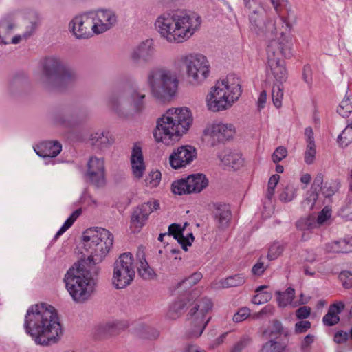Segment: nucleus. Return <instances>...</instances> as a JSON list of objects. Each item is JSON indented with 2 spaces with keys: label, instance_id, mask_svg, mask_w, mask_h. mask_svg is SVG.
Here are the masks:
<instances>
[{
  "label": "nucleus",
  "instance_id": "13",
  "mask_svg": "<svg viewBox=\"0 0 352 352\" xmlns=\"http://www.w3.org/2000/svg\"><path fill=\"white\" fill-rule=\"evenodd\" d=\"M44 302L31 305L27 310L24 320L25 333L31 336L36 344L44 345L41 337L44 335Z\"/></svg>",
  "mask_w": 352,
  "mask_h": 352
},
{
  "label": "nucleus",
  "instance_id": "52",
  "mask_svg": "<svg viewBox=\"0 0 352 352\" xmlns=\"http://www.w3.org/2000/svg\"><path fill=\"white\" fill-rule=\"evenodd\" d=\"M50 120L55 125L65 127H68L70 125L69 121L61 113L51 115Z\"/></svg>",
  "mask_w": 352,
  "mask_h": 352
},
{
  "label": "nucleus",
  "instance_id": "2",
  "mask_svg": "<svg viewBox=\"0 0 352 352\" xmlns=\"http://www.w3.org/2000/svg\"><path fill=\"white\" fill-rule=\"evenodd\" d=\"M192 122V115L188 108L170 109L158 118L154 138L157 142L173 144L188 130Z\"/></svg>",
  "mask_w": 352,
  "mask_h": 352
},
{
  "label": "nucleus",
  "instance_id": "18",
  "mask_svg": "<svg viewBox=\"0 0 352 352\" xmlns=\"http://www.w3.org/2000/svg\"><path fill=\"white\" fill-rule=\"evenodd\" d=\"M91 12L95 21L93 26L95 34H100L111 30L118 22V16L111 9H98Z\"/></svg>",
  "mask_w": 352,
  "mask_h": 352
},
{
  "label": "nucleus",
  "instance_id": "35",
  "mask_svg": "<svg viewBox=\"0 0 352 352\" xmlns=\"http://www.w3.org/2000/svg\"><path fill=\"white\" fill-rule=\"evenodd\" d=\"M277 300L280 306L285 307L292 303L295 297V290L292 287H288L285 292H276Z\"/></svg>",
  "mask_w": 352,
  "mask_h": 352
},
{
  "label": "nucleus",
  "instance_id": "24",
  "mask_svg": "<svg viewBox=\"0 0 352 352\" xmlns=\"http://www.w3.org/2000/svg\"><path fill=\"white\" fill-rule=\"evenodd\" d=\"M270 1L282 21L283 27L285 26V30L289 32L292 25L289 21L292 9L289 1L287 0H270Z\"/></svg>",
  "mask_w": 352,
  "mask_h": 352
},
{
  "label": "nucleus",
  "instance_id": "4",
  "mask_svg": "<svg viewBox=\"0 0 352 352\" xmlns=\"http://www.w3.org/2000/svg\"><path fill=\"white\" fill-rule=\"evenodd\" d=\"M146 95L138 87L125 85L113 90L107 98V105L119 117L126 118L142 112Z\"/></svg>",
  "mask_w": 352,
  "mask_h": 352
},
{
  "label": "nucleus",
  "instance_id": "14",
  "mask_svg": "<svg viewBox=\"0 0 352 352\" xmlns=\"http://www.w3.org/2000/svg\"><path fill=\"white\" fill-rule=\"evenodd\" d=\"M112 283L117 289H122L129 285L135 277L133 258L130 252H125L114 263Z\"/></svg>",
  "mask_w": 352,
  "mask_h": 352
},
{
  "label": "nucleus",
  "instance_id": "43",
  "mask_svg": "<svg viewBox=\"0 0 352 352\" xmlns=\"http://www.w3.org/2000/svg\"><path fill=\"white\" fill-rule=\"evenodd\" d=\"M283 333V326L278 320H274L268 329L263 331V334L268 336L280 335Z\"/></svg>",
  "mask_w": 352,
  "mask_h": 352
},
{
  "label": "nucleus",
  "instance_id": "11",
  "mask_svg": "<svg viewBox=\"0 0 352 352\" xmlns=\"http://www.w3.org/2000/svg\"><path fill=\"white\" fill-rule=\"evenodd\" d=\"M212 308V302L208 298H203L191 308L187 315L188 324L186 336L188 338H197L203 333L210 318L206 314Z\"/></svg>",
  "mask_w": 352,
  "mask_h": 352
},
{
  "label": "nucleus",
  "instance_id": "40",
  "mask_svg": "<svg viewBox=\"0 0 352 352\" xmlns=\"http://www.w3.org/2000/svg\"><path fill=\"white\" fill-rule=\"evenodd\" d=\"M283 97V85L274 84L272 89V99L274 105L276 108L282 106V99Z\"/></svg>",
  "mask_w": 352,
  "mask_h": 352
},
{
  "label": "nucleus",
  "instance_id": "57",
  "mask_svg": "<svg viewBox=\"0 0 352 352\" xmlns=\"http://www.w3.org/2000/svg\"><path fill=\"white\" fill-rule=\"evenodd\" d=\"M340 321V317L333 314L328 312L324 316L322 322L327 326H333L338 324Z\"/></svg>",
  "mask_w": 352,
  "mask_h": 352
},
{
  "label": "nucleus",
  "instance_id": "36",
  "mask_svg": "<svg viewBox=\"0 0 352 352\" xmlns=\"http://www.w3.org/2000/svg\"><path fill=\"white\" fill-rule=\"evenodd\" d=\"M82 210L80 208L74 211L72 214L68 217V219L65 221L63 225L59 229V230L55 234L54 239H57L60 236H61L65 232H66L75 222V221L78 219V217L81 214Z\"/></svg>",
  "mask_w": 352,
  "mask_h": 352
},
{
  "label": "nucleus",
  "instance_id": "56",
  "mask_svg": "<svg viewBox=\"0 0 352 352\" xmlns=\"http://www.w3.org/2000/svg\"><path fill=\"white\" fill-rule=\"evenodd\" d=\"M184 232V228L180 224L172 223L168 227V236H173L176 240Z\"/></svg>",
  "mask_w": 352,
  "mask_h": 352
},
{
  "label": "nucleus",
  "instance_id": "8",
  "mask_svg": "<svg viewBox=\"0 0 352 352\" xmlns=\"http://www.w3.org/2000/svg\"><path fill=\"white\" fill-rule=\"evenodd\" d=\"M242 93L241 82L234 75L218 81L207 98L208 109L214 112L226 110L236 101Z\"/></svg>",
  "mask_w": 352,
  "mask_h": 352
},
{
  "label": "nucleus",
  "instance_id": "47",
  "mask_svg": "<svg viewBox=\"0 0 352 352\" xmlns=\"http://www.w3.org/2000/svg\"><path fill=\"white\" fill-rule=\"evenodd\" d=\"M338 277L345 289L352 287V272L351 271H342Z\"/></svg>",
  "mask_w": 352,
  "mask_h": 352
},
{
  "label": "nucleus",
  "instance_id": "41",
  "mask_svg": "<svg viewBox=\"0 0 352 352\" xmlns=\"http://www.w3.org/2000/svg\"><path fill=\"white\" fill-rule=\"evenodd\" d=\"M285 345L280 342L270 340L263 344L261 352H283Z\"/></svg>",
  "mask_w": 352,
  "mask_h": 352
},
{
  "label": "nucleus",
  "instance_id": "7",
  "mask_svg": "<svg viewBox=\"0 0 352 352\" xmlns=\"http://www.w3.org/2000/svg\"><path fill=\"white\" fill-rule=\"evenodd\" d=\"M82 241L89 255L85 261L98 272L96 264L100 263L110 251L113 243V235L102 228H90L83 232Z\"/></svg>",
  "mask_w": 352,
  "mask_h": 352
},
{
  "label": "nucleus",
  "instance_id": "33",
  "mask_svg": "<svg viewBox=\"0 0 352 352\" xmlns=\"http://www.w3.org/2000/svg\"><path fill=\"white\" fill-rule=\"evenodd\" d=\"M87 181L96 188H102L106 185L105 172H87Z\"/></svg>",
  "mask_w": 352,
  "mask_h": 352
},
{
  "label": "nucleus",
  "instance_id": "53",
  "mask_svg": "<svg viewBox=\"0 0 352 352\" xmlns=\"http://www.w3.org/2000/svg\"><path fill=\"white\" fill-rule=\"evenodd\" d=\"M296 226L300 230H310L314 227L315 222L311 218H302L296 222Z\"/></svg>",
  "mask_w": 352,
  "mask_h": 352
},
{
  "label": "nucleus",
  "instance_id": "42",
  "mask_svg": "<svg viewBox=\"0 0 352 352\" xmlns=\"http://www.w3.org/2000/svg\"><path fill=\"white\" fill-rule=\"evenodd\" d=\"M345 244H346V240H340L335 241L331 243H329L327 246V249L329 252H334V253H342L347 254L350 253V250H347L345 248Z\"/></svg>",
  "mask_w": 352,
  "mask_h": 352
},
{
  "label": "nucleus",
  "instance_id": "61",
  "mask_svg": "<svg viewBox=\"0 0 352 352\" xmlns=\"http://www.w3.org/2000/svg\"><path fill=\"white\" fill-rule=\"evenodd\" d=\"M349 336V333L346 331H338L334 335L333 340L338 344L344 343L347 341Z\"/></svg>",
  "mask_w": 352,
  "mask_h": 352
},
{
  "label": "nucleus",
  "instance_id": "54",
  "mask_svg": "<svg viewBox=\"0 0 352 352\" xmlns=\"http://www.w3.org/2000/svg\"><path fill=\"white\" fill-rule=\"evenodd\" d=\"M311 324L308 320H302L297 322L294 326V333L296 334H301L307 332L311 328Z\"/></svg>",
  "mask_w": 352,
  "mask_h": 352
},
{
  "label": "nucleus",
  "instance_id": "6",
  "mask_svg": "<svg viewBox=\"0 0 352 352\" xmlns=\"http://www.w3.org/2000/svg\"><path fill=\"white\" fill-rule=\"evenodd\" d=\"M292 40L286 37L283 32L278 40L272 41L267 46L268 67L267 76L268 79L273 78L274 84L283 85L286 82L288 73L283 58H289L292 56Z\"/></svg>",
  "mask_w": 352,
  "mask_h": 352
},
{
  "label": "nucleus",
  "instance_id": "62",
  "mask_svg": "<svg viewBox=\"0 0 352 352\" xmlns=\"http://www.w3.org/2000/svg\"><path fill=\"white\" fill-rule=\"evenodd\" d=\"M331 217V210L327 207L324 208L319 213L317 221L319 224H322Z\"/></svg>",
  "mask_w": 352,
  "mask_h": 352
},
{
  "label": "nucleus",
  "instance_id": "37",
  "mask_svg": "<svg viewBox=\"0 0 352 352\" xmlns=\"http://www.w3.org/2000/svg\"><path fill=\"white\" fill-rule=\"evenodd\" d=\"M202 278V274L200 272H195L190 276L185 278L177 285L176 289L183 287L184 290L190 289L194 285L197 284Z\"/></svg>",
  "mask_w": 352,
  "mask_h": 352
},
{
  "label": "nucleus",
  "instance_id": "10",
  "mask_svg": "<svg viewBox=\"0 0 352 352\" xmlns=\"http://www.w3.org/2000/svg\"><path fill=\"white\" fill-rule=\"evenodd\" d=\"M248 12L249 28L252 32L262 39L274 41L276 34L275 23L267 18L264 8L254 0H243Z\"/></svg>",
  "mask_w": 352,
  "mask_h": 352
},
{
  "label": "nucleus",
  "instance_id": "26",
  "mask_svg": "<svg viewBox=\"0 0 352 352\" xmlns=\"http://www.w3.org/2000/svg\"><path fill=\"white\" fill-rule=\"evenodd\" d=\"M131 163L135 177L138 179L142 177L145 170V165L142 148L137 144H135L133 147Z\"/></svg>",
  "mask_w": 352,
  "mask_h": 352
},
{
  "label": "nucleus",
  "instance_id": "15",
  "mask_svg": "<svg viewBox=\"0 0 352 352\" xmlns=\"http://www.w3.org/2000/svg\"><path fill=\"white\" fill-rule=\"evenodd\" d=\"M208 185V180L205 175L197 173L173 182L171 187L174 194L182 195L200 192Z\"/></svg>",
  "mask_w": 352,
  "mask_h": 352
},
{
  "label": "nucleus",
  "instance_id": "55",
  "mask_svg": "<svg viewBox=\"0 0 352 352\" xmlns=\"http://www.w3.org/2000/svg\"><path fill=\"white\" fill-rule=\"evenodd\" d=\"M315 336L312 334L307 335L300 343L301 352H309L311 344L314 342Z\"/></svg>",
  "mask_w": 352,
  "mask_h": 352
},
{
  "label": "nucleus",
  "instance_id": "58",
  "mask_svg": "<svg viewBox=\"0 0 352 352\" xmlns=\"http://www.w3.org/2000/svg\"><path fill=\"white\" fill-rule=\"evenodd\" d=\"M161 179V173L159 170L152 171L146 178V182L152 186H157Z\"/></svg>",
  "mask_w": 352,
  "mask_h": 352
},
{
  "label": "nucleus",
  "instance_id": "39",
  "mask_svg": "<svg viewBox=\"0 0 352 352\" xmlns=\"http://www.w3.org/2000/svg\"><path fill=\"white\" fill-rule=\"evenodd\" d=\"M105 172L104 161L103 158L92 156L87 162V172Z\"/></svg>",
  "mask_w": 352,
  "mask_h": 352
},
{
  "label": "nucleus",
  "instance_id": "64",
  "mask_svg": "<svg viewBox=\"0 0 352 352\" xmlns=\"http://www.w3.org/2000/svg\"><path fill=\"white\" fill-rule=\"evenodd\" d=\"M265 270V267L264 266V263L263 262H257L256 263L252 268V272L254 275L256 276H261L263 274V272Z\"/></svg>",
  "mask_w": 352,
  "mask_h": 352
},
{
  "label": "nucleus",
  "instance_id": "30",
  "mask_svg": "<svg viewBox=\"0 0 352 352\" xmlns=\"http://www.w3.org/2000/svg\"><path fill=\"white\" fill-rule=\"evenodd\" d=\"M62 151V144L57 140L45 141V164L51 158L56 157Z\"/></svg>",
  "mask_w": 352,
  "mask_h": 352
},
{
  "label": "nucleus",
  "instance_id": "3",
  "mask_svg": "<svg viewBox=\"0 0 352 352\" xmlns=\"http://www.w3.org/2000/svg\"><path fill=\"white\" fill-rule=\"evenodd\" d=\"M98 271L85 260L75 263L65 275L66 288L76 302H84L90 296Z\"/></svg>",
  "mask_w": 352,
  "mask_h": 352
},
{
  "label": "nucleus",
  "instance_id": "29",
  "mask_svg": "<svg viewBox=\"0 0 352 352\" xmlns=\"http://www.w3.org/2000/svg\"><path fill=\"white\" fill-rule=\"evenodd\" d=\"M137 256L139 258L138 271L139 275L145 280L153 279L156 276L154 270L149 266L143 252H138Z\"/></svg>",
  "mask_w": 352,
  "mask_h": 352
},
{
  "label": "nucleus",
  "instance_id": "50",
  "mask_svg": "<svg viewBox=\"0 0 352 352\" xmlns=\"http://www.w3.org/2000/svg\"><path fill=\"white\" fill-rule=\"evenodd\" d=\"M250 316V309L247 307L240 308L233 316L234 322H240L245 320Z\"/></svg>",
  "mask_w": 352,
  "mask_h": 352
},
{
  "label": "nucleus",
  "instance_id": "19",
  "mask_svg": "<svg viewBox=\"0 0 352 352\" xmlns=\"http://www.w3.org/2000/svg\"><path fill=\"white\" fill-rule=\"evenodd\" d=\"M160 209V202L152 199L135 207L131 215V226L138 231L145 225L149 215Z\"/></svg>",
  "mask_w": 352,
  "mask_h": 352
},
{
  "label": "nucleus",
  "instance_id": "49",
  "mask_svg": "<svg viewBox=\"0 0 352 352\" xmlns=\"http://www.w3.org/2000/svg\"><path fill=\"white\" fill-rule=\"evenodd\" d=\"M287 155V151L284 146L277 147L272 155V160L274 163L278 164Z\"/></svg>",
  "mask_w": 352,
  "mask_h": 352
},
{
  "label": "nucleus",
  "instance_id": "45",
  "mask_svg": "<svg viewBox=\"0 0 352 352\" xmlns=\"http://www.w3.org/2000/svg\"><path fill=\"white\" fill-rule=\"evenodd\" d=\"M337 112L343 118L348 117L349 116L352 112V103L350 102V99L349 98L341 102L337 109Z\"/></svg>",
  "mask_w": 352,
  "mask_h": 352
},
{
  "label": "nucleus",
  "instance_id": "44",
  "mask_svg": "<svg viewBox=\"0 0 352 352\" xmlns=\"http://www.w3.org/2000/svg\"><path fill=\"white\" fill-rule=\"evenodd\" d=\"M340 186V183L338 179L333 181L330 184L327 182L322 190V194L325 197H330L338 190Z\"/></svg>",
  "mask_w": 352,
  "mask_h": 352
},
{
  "label": "nucleus",
  "instance_id": "20",
  "mask_svg": "<svg viewBox=\"0 0 352 352\" xmlns=\"http://www.w3.org/2000/svg\"><path fill=\"white\" fill-rule=\"evenodd\" d=\"M197 157V150L189 145L182 146L175 150L169 157V163L174 169L186 167Z\"/></svg>",
  "mask_w": 352,
  "mask_h": 352
},
{
  "label": "nucleus",
  "instance_id": "28",
  "mask_svg": "<svg viewBox=\"0 0 352 352\" xmlns=\"http://www.w3.org/2000/svg\"><path fill=\"white\" fill-rule=\"evenodd\" d=\"M323 177L324 176L322 173H318L314 178L311 188V192L303 202L305 206L307 205L310 208L314 207L318 198V192L322 190Z\"/></svg>",
  "mask_w": 352,
  "mask_h": 352
},
{
  "label": "nucleus",
  "instance_id": "31",
  "mask_svg": "<svg viewBox=\"0 0 352 352\" xmlns=\"http://www.w3.org/2000/svg\"><path fill=\"white\" fill-rule=\"evenodd\" d=\"M246 281L244 274H236L221 280L220 284L223 288L239 287Z\"/></svg>",
  "mask_w": 352,
  "mask_h": 352
},
{
  "label": "nucleus",
  "instance_id": "32",
  "mask_svg": "<svg viewBox=\"0 0 352 352\" xmlns=\"http://www.w3.org/2000/svg\"><path fill=\"white\" fill-rule=\"evenodd\" d=\"M187 303L184 300H176L173 302L167 312V317L171 320H175L179 318L184 312Z\"/></svg>",
  "mask_w": 352,
  "mask_h": 352
},
{
  "label": "nucleus",
  "instance_id": "23",
  "mask_svg": "<svg viewBox=\"0 0 352 352\" xmlns=\"http://www.w3.org/2000/svg\"><path fill=\"white\" fill-rule=\"evenodd\" d=\"M204 133L219 142H224L233 136L234 131L232 124L219 123L212 124L204 130Z\"/></svg>",
  "mask_w": 352,
  "mask_h": 352
},
{
  "label": "nucleus",
  "instance_id": "27",
  "mask_svg": "<svg viewBox=\"0 0 352 352\" xmlns=\"http://www.w3.org/2000/svg\"><path fill=\"white\" fill-rule=\"evenodd\" d=\"M217 157L224 165L234 170H238L243 164L241 155L239 153L232 152L230 149H226L222 153L218 154Z\"/></svg>",
  "mask_w": 352,
  "mask_h": 352
},
{
  "label": "nucleus",
  "instance_id": "60",
  "mask_svg": "<svg viewBox=\"0 0 352 352\" xmlns=\"http://www.w3.org/2000/svg\"><path fill=\"white\" fill-rule=\"evenodd\" d=\"M302 79L309 85V87L312 83V71L309 65H305L302 72Z\"/></svg>",
  "mask_w": 352,
  "mask_h": 352
},
{
  "label": "nucleus",
  "instance_id": "46",
  "mask_svg": "<svg viewBox=\"0 0 352 352\" xmlns=\"http://www.w3.org/2000/svg\"><path fill=\"white\" fill-rule=\"evenodd\" d=\"M283 251V247L278 242L274 243L269 248L267 258L270 261L276 259Z\"/></svg>",
  "mask_w": 352,
  "mask_h": 352
},
{
  "label": "nucleus",
  "instance_id": "63",
  "mask_svg": "<svg viewBox=\"0 0 352 352\" xmlns=\"http://www.w3.org/2000/svg\"><path fill=\"white\" fill-rule=\"evenodd\" d=\"M344 308V304L342 302H339L338 303L331 305L329 308L328 312L333 314L336 316H338V314L342 312Z\"/></svg>",
  "mask_w": 352,
  "mask_h": 352
},
{
  "label": "nucleus",
  "instance_id": "17",
  "mask_svg": "<svg viewBox=\"0 0 352 352\" xmlns=\"http://www.w3.org/2000/svg\"><path fill=\"white\" fill-rule=\"evenodd\" d=\"M94 25L93 14L89 11L75 16L69 23V28L76 38H87L95 34Z\"/></svg>",
  "mask_w": 352,
  "mask_h": 352
},
{
  "label": "nucleus",
  "instance_id": "25",
  "mask_svg": "<svg viewBox=\"0 0 352 352\" xmlns=\"http://www.w3.org/2000/svg\"><path fill=\"white\" fill-rule=\"evenodd\" d=\"M89 142L94 148L104 150L112 145L114 139L109 131H102L91 133Z\"/></svg>",
  "mask_w": 352,
  "mask_h": 352
},
{
  "label": "nucleus",
  "instance_id": "22",
  "mask_svg": "<svg viewBox=\"0 0 352 352\" xmlns=\"http://www.w3.org/2000/svg\"><path fill=\"white\" fill-rule=\"evenodd\" d=\"M212 216L219 229H226L229 226L232 213L229 205L221 202H213L209 204Z\"/></svg>",
  "mask_w": 352,
  "mask_h": 352
},
{
  "label": "nucleus",
  "instance_id": "34",
  "mask_svg": "<svg viewBox=\"0 0 352 352\" xmlns=\"http://www.w3.org/2000/svg\"><path fill=\"white\" fill-rule=\"evenodd\" d=\"M267 285H261L255 289L257 294L254 296L252 302L255 305H261L267 302L272 299V295L268 292H263L265 288H267Z\"/></svg>",
  "mask_w": 352,
  "mask_h": 352
},
{
  "label": "nucleus",
  "instance_id": "48",
  "mask_svg": "<svg viewBox=\"0 0 352 352\" xmlns=\"http://www.w3.org/2000/svg\"><path fill=\"white\" fill-rule=\"evenodd\" d=\"M36 28L37 25L36 23H31L30 27L28 28V30L22 35H16L12 38V43L17 44L21 41L22 38H27L30 37Z\"/></svg>",
  "mask_w": 352,
  "mask_h": 352
},
{
  "label": "nucleus",
  "instance_id": "12",
  "mask_svg": "<svg viewBox=\"0 0 352 352\" xmlns=\"http://www.w3.org/2000/svg\"><path fill=\"white\" fill-rule=\"evenodd\" d=\"M180 60L186 67L187 77L192 85H199L209 76L210 65L207 58L201 54L182 56Z\"/></svg>",
  "mask_w": 352,
  "mask_h": 352
},
{
  "label": "nucleus",
  "instance_id": "51",
  "mask_svg": "<svg viewBox=\"0 0 352 352\" xmlns=\"http://www.w3.org/2000/svg\"><path fill=\"white\" fill-rule=\"evenodd\" d=\"M316 151L315 144H310L307 145V150L305 153V162L307 164H311L315 160Z\"/></svg>",
  "mask_w": 352,
  "mask_h": 352
},
{
  "label": "nucleus",
  "instance_id": "1",
  "mask_svg": "<svg viewBox=\"0 0 352 352\" xmlns=\"http://www.w3.org/2000/svg\"><path fill=\"white\" fill-rule=\"evenodd\" d=\"M201 21L199 16L177 10L160 15L155 25L161 36L168 42L182 43L192 36Z\"/></svg>",
  "mask_w": 352,
  "mask_h": 352
},
{
  "label": "nucleus",
  "instance_id": "16",
  "mask_svg": "<svg viewBox=\"0 0 352 352\" xmlns=\"http://www.w3.org/2000/svg\"><path fill=\"white\" fill-rule=\"evenodd\" d=\"M45 346L57 343L63 334L57 310L45 305Z\"/></svg>",
  "mask_w": 352,
  "mask_h": 352
},
{
  "label": "nucleus",
  "instance_id": "9",
  "mask_svg": "<svg viewBox=\"0 0 352 352\" xmlns=\"http://www.w3.org/2000/svg\"><path fill=\"white\" fill-rule=\"evenodd\" d=\"M146 82L151 95L162 102L175 96L179 84L175 73L162 67L151 69L148 73Z\"/></svg>",
  "mask_w": 352,
  "mask_h": 352
},
{
  "label": "nucleus",
  "instance_id": "38",
  "mask_svg": "<svg viewBox=\"0 0 352 352\" xmlns=\"http://www.w3.org/2000/svg\"><path fill=\"white\" fill-rule=\"evenodd\" d=\"M27 82L26 76L24 73H16L14 74L9 82L8 89L12 94L15 89L22 88L24 84Z\"/></svg>",
  "mask_w": 352,
  "mask_h": 352
},
{
  "label": "nucleus",
  "instance_id": "59",
  "mask_svg": "<svg viewBox=\"0 0 352 352\" xmlns=\"http://www.w3.org/2000/svg\"><path fill=\"white\" fill-rule=\"evenodd\" d=\"M311 314V308L307 306L299 307L296 311V316L299 320H305Z\"/></svg>",
  "mask_w": 352,
  "mask_h": 352
},
{
  "label": "nucleus",
  "instance_id": "5",
  "mask_svg": "<svg viewBox=\"0 0 352 352\" xmlns=\"http://www.w3.org/2000/svg\"><path fill=\"white\" fill-rule=\"evenodd\" d=\"M79 80L76 70L57 56L45 57V89L65 91Z\"/></svg>",
  "mask_w": 352,
  "mask_h": 352
},
{
  "label": "nucleus",
  "instance_id": "21",
  "mask_svg": "<svg viewBox=\"0 0 352 352\" xmlns=\"http://www.w3.org/2000/svg\"><path fill=\"white\" fill-rule=\"evenodd\" d=\"M155 52L153 39H146L133 50L130 58L135 64H146L153 59Z\"/></svg>",
  "mask_w": 352,
  "mask_h": 352
}]
</instances>
